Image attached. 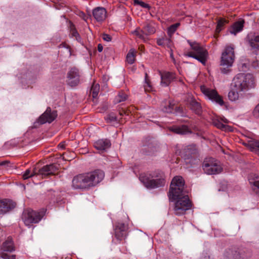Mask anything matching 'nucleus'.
Returning <instances> with one entry per match:
<instances>
[{
    "label": "nucleus",
    "mask_w": 259,
    "mask_h": 259,
    "mask_svg": "<svg viewBox=\"0 0 259 259\" xmlns=\"http://www.w3.org/2000/svg\"><path fill=\"white\" fill-rule=\"evenodd\" d=\"M171 60H172V62H173V63H174V64H176V60H175V58H174L171 59Z\"/></svg>",
    "instance_id": "obj_54"
},
{
    "label": "nucleus",
    "mask_w": 259,
    "mask_h": 259,
    "mask_svg": "<svg viewBox=\"0 0 259 259\" xmlns=\"http://www.w3.org/2000/svg\"><path fill=\"white\" fill-rule=\"evenodd\" d=\"M119 229H115V236L117 239L121 240L126 236V233L124 230H119Z\"/></svg>",
    "instance_id": "obj_28"
},
{
    "label": "nucleus",
    "mask_w": 259,
    "mask_h": 259,
    "mask_svg": "<svg viewBox=\"0 0 259 259\" xmlns=\"http://www.w3.org/2000/svg\"><path fill=\"white\" fill-rule=\"evenodd\" d=\"M234 87L238 91H246L255 87L254 78L250 73H238L233 79Z\"/></svg>",
    "instance_id": "obj_3"
},
{
    "label": "nucleus",
    "mask_w": 259,
    "mask_h": 259,
    "mask_svg": "<svg viewBox=\"0 0 259 259\" xmlns=\"http://www.w3.org/2000/svg\"><path fill=\"white\" fill-rule=\"evenodd\" d=\"M1 257L4 258V259H15V255H11L8 254L7 253L5 252H2L0 253Z\"/></svg>",
    "instance_id": "obj_44"
},
{
    "label": "nucleus",
    "mask_w": 259,
    "mask_h": 259,
    "mask_svg": "<svg viewBox=\"0 0 259 259\" xmlns=\"http://www.w3.org/2000/svg\"><path fill=\"white\" fill-rule=\"evenodd\" d=\"M135 60V50L131 49L126 56V61L128 63L132 64Z\"/></svg>",
    "instance_id": "obj_27"
},
{
    "label": "nucleus",
    "mask_w": 259,
    "mask_h": 259,
    "mask_svg": "<svg viewBox=\"0 0 259 259\" xmlns=\"http://www.w3.org/2000/svg\"><path fill=\"white\" fill-rule=\"evenodd\" d=\"M235 60L234 49L231 46H227L222 52L221 65L225 66L221 68V72L227 74L230 71L229 67H231Z\"/></svg>",
    "instance_id": "obj_5"
},
{
    "label": "nucleus",
    "mask_w": 259,
    "mask_h": 259,
    "mask_svg": "<svg viewBox=\"0 0 259 259\" xmlns=\"http://www.w3.org/2000/svg\"><path fill=\"white\" fill-rule=\"evenodd\" d=\"M102 38L104 40L107 42L110 41L112 39V37L110 35L105 33L103 34Z\"/></svg>",
    "instance_id": "obj_46"
},
{
    "label": "nucleus",
    "mask_w": 259,
    "mask_h": 259,
    "mask_svg": "<svg viewBox=\"0 0 259 259\" xmlns=\"http://www.w3.org/2000/svg\"><path fill=\"white\" fill-rule=\"evenodd\" d=\"M157 44L159 46L171 48L174 47L173 42L171 39V37L164 36L161 38L157 39Z\"/></svg>",
    "instance_id": "obj_19"
},
{
    "label": "nucleus",
    "mask_w": 259,
    "mask_h": 259,
    "mask_svg": "<svg viewBox=\"0 0 259 259\" xmlns=\"http://www.w3.org/2000/svg\"><path fill=\"white\" fill-rule=\"evenodd\" d=\"M196 149L195 145H189L185 147L182 151V154L185 158L189 159L192 155L195 154Z\"/></svg>",
    "instance_id": "obj_20"
},
{
    "label": "nucleus",
    "mask_w": 259,
    "mask_h": 259,
    "mask_svg": "<svg viewBox=\"0 0 259 259\" xmlns=\"http://www.w3.org/2000/svg\"><path fill=\"white\" fill-rule=\"evenodd\" d=\"M174 107V104L169 103L168 106H166L162 108V111L166 113H172Z\"/></svg>",
    "instance_id": "obj_41"
},
{
    "label": "nucleus",
    "mask_w": 259,
    "mask_h": 259,
    "mask_svg": "<svg viewBox=\"0 0 259 259\" xmlns=\"http://www.w3.org/2000/svg\"><path fill=\"white\" fill-rule=\"evenodd\" d=\"M58 169V166L55 164L46 165L41 168H37V175L45 178L50 175H54Z\"/></svg>",
    "instance_id": "obj_13"
},
{
    "label": "nucleus",
    "mask_w": 259,
    "mask_h": 259,
    "mask_svg": "<svg viewBox=\"0 0 259 259\" xmlns=\"http://www.w3.org/2000/svg\"><path fill=\"white\" fill-rule=\"evenodd\" d=\"M57 116V111L52 110L50 107H48L46 111L34 123V126L37 127V124H42L47 122L51 123L56 118Z\"/></svg>",
    "instance_id": "obj_9"
},
{
    "label": "nucleus",
    "mask_w": 259,
    "mask_h": 259,
    "mask_svg": "<svg viewBox=\"0 0 259 259\" xmlns=\"http://www.w3.org/2000/svg\"><path fill=\"white\" fill-rule=\"evenodd\" d=\"M161 84L163 86H168L175 78V74L169 72L161 73Z\"/></svg>",
    "instance_id": "obj_15"
},
{
    "label": "nucleus",
    "mask_w": 259,
    "mask_h": 259,
    "mask_svg": "<svg viewBox=\"0 0 259 259\" xmlns=\"http://www.w3.org/2000/svg\"><path fill=\"white\" fill-rule=\"evenodd\" d=\"M45 212L46 210L44 209L39 211L27 209L23 211L22 219L25 225L29 226L32 224L38 223L42 219Z\"/></svg>",
    "instance_id": "obj_6"
},
{
    "label": "nucleus",
    "mask_w": 259,
    "mask_h": 259,
    "mask_svg": "<svg viewBox=\"0 0 259 259\" xmlns=\"http://www.w3.org/2000/svg\"><path fill=\"white\" fill-rule=\"evenodd\" d=\"M115 229H119V230H124L125 233H126L127 230V225H125L124 223H118Z\"/></svg>",
    "instance_id": "obj_42"
},
{
    "label": "nucleus",
    "mask_w": 259,
    "mask_h": 259,
    "mask_svg": "<svg viewBox=\"0 0 259 259\" xmlns=\"http://www.w3.org/2000/svg\"><path fill=\"white\" fill-rule=\"evenodd\" d=\"M169 130L175 134L182 135L191 134L192 133L191 130L186 125L173 126L169 127Z\"/></svg>",
    "instance_id": "obj_18"
},
{
    "label": "nucleus",
    "mask_w": 259,
    "mask_h": 259,
    "mask_svg": "<svg viewBox=\"0 0 259 259\" xmlns=\"http://www.w3.org/2000/svg\"><path fill=\"white\" fill-rule=\"evenodd\" d=\"M202 168L208 175H215L220 173L223 168L220 163L212 157L206 158L202 164Z\"/></svg>",
    "instance_id": "obj_7"
},
{
    "label": "nucleus",
    "mask_w": 259,
    "mask_h": 259,
    "mask_svg": "<svg viewBox=\"0 0 259 259\" xmlns=\"http://www.w3.org/2000/svg\"><path fill=\"white\" fill-rule=\"evenodd\" d=\"M80 72L77 68H71L67 73V84L71 87H76L80 83Z\"/></svg>",
    "instance_id": "obj_11"
},
{
    "label": "nucleus",
    "mask_w": 259,
    "mask_h": 259,
    "mask_svg": "<svg viewBox=\"0 0 259 259\" xmlns=\"http://www.w3.org/2000/svg\"><path fill=\"white\" fill-rule=\"evenodd\" d=\"M134 5H140L142 7H143L144 8H146L148 9H150V8H151L150 6L148 4H147L145 3L144 2L139 1V0H134Z\"/></svg>",
    "instance_id": "obj_40"
},
{
    "label": "nucleus",
    "mask_w": 259,
    "mask_h": 259,
    "mask_svg": "<svg viewBox=\"0 0 259 259\" xmlns=\"http://www.w3.org/2000/svg\"><path fill=\"white\" fill-rule=\"evenodd\" d=\"M9 164H10V161L6 160V161H4L0 162V166H3L5 168H7L9 166H10Z\"/></svg>",
    "instance_id": "obj_47"
},
{
    "label": "nucleus",
    "mask_w": 259,
    "mask_h": 259,
    "mask_svg": "<svg viewBox=\"0 0 259 259\" xmlns=\"http://www.w3.org/2000/svg\"><path fill=\"white\" fill-rule=\"evenodd\" d=\"M133 33L137 36L139 38L143 39L144 41H146L147 36H146L143 30H141L140 28H137L133 32Z\"/></svg>",
    "instance_id": "obj_29"
},
{
    "label": "nucleus",
    "mask_w": 259,
    "mask_h": 259,
    "mask_svg": "<svg viewBox=\"0 0 259 259\" xmlns=\"http://www.w3.org/2000/svg\"><path fill=\"white\" fill-rule=\"evenodd\" d=\"M222 120L223 121V122H224L225 123H228V120L227 119H226V118H223Z\"/></svg>",
    "instance_id": "obj_51"
},
{
    "label": "nucleus",
    "mask_w": 259,
    "mask_h": 259,
    "mask_svg": "<svg viewBox=\"0 0 259 259\" xmlns=\"http://www.w3.org/2000/svg\"><path fill=\"white\" fill-rule=\"evenodd\" d=\"M144 31L146 36H147L148 35L154 33L155 30L154 27L151 26L150 25H146L144 28Z\"/></svg>",
    "instance_id": "obj_38"
},
{
    "label": "nucleus",
    "mask_w": 259,
    "mask_h": 259,
    "mask_svg": "<svg viewBox=\"0 0 259 259\" xmlns=\"http://www.w3.org/2000/svg\"><path fill=\"white\" fill-rule=\"evenodd\" d=\"M37 175V168L34 167L33 171L31 173L30 170L28 169H27L24 174L23 175V178L24 179H27L29 178L32 177L34 176Z\"/></svg>",
    "instance_id": "obj_32"
},
{
    "label": "nucleus",
    "mask_w": 259,
    "mask_h": 259,
    "mask_svg": "<svg viewBox=\"0 0 259 259\" xmlns=\"http://www.w3.org/2000/svg\"><path fill=\"white\" fill-rule=\"evenodd\" d=\"M189 107L195 113L200 114L201 112V106L199 103L192 98L189 102Z\"/></svg>",
    "instance_id": "obj_22"
},
{
    "label": "nucleus",
    "mask_w": 259,
    "mask_h": 259,
    "mask_svg": "<svg viewBox=\"0 0 259 259\" xmlns=\"http://www.w3.org/2000/svg\"><path fill=\"white\" fill-rule=\"evenodd\" d=\"M244 20H240L235 22L232 26L230 32L232 34H236L238 32L241 31L243 27Z\"/></svg>",
    "instance_id": "obj_23"
},
{
    "label": "nucleus",
    "mask_w": 259,
    "mask_h": 259,
    "mask_svg": "<svg viewBox=\"0 0 259 259\" xmlns=\"http://www.w3.org/2000/svg\"><path fill=\"white\" fill-rule=\"evenodd\" d=\"M223 259H248L251 256V253L240 252L235 248H227L223 253Z\"/></svg>",
    "instance_id": "obj_10"
},
{
    "label": "nucleus",
    "mask_w": 259,
    "mask_h": 259,
    "mask_svg": "<svg viewBox=\"0 0 259 259\" xmlns=\"http://www.w3.org/2000/svg\"><path fill=\"white\" fill-rule=\"evenodd\" d=\"M249 181L251 186L252 191L259 196V179H249Z\"/></svg>",
    "instance_id": "obj_26"
},
{
    "label": "nucleus",
    "mask_w": 259,
    "mask_h": 259,
    "mask_svg": "<svg viewBox=\"0 0 259 259\" xmlns=\"http://www.w3.org/2000/svg\"><path fill=\"white\" fill-rule=\"evenodd\" d=\"M59 146L61 148H64V144L62 143H60L59 145Z\"/></svg>",
    "instance_id": "obj_49"
},
{
    "label": "nucleus",
    "mask_w": 259,
    "mask_h": 259,
    "mask_svg": "<svg viewBox=\"0 0 259 259\" xmlns=\"http://www.w3.org/2000/svg\"><path fill=\"white\" fill-rule=\"evenodd\" d=\"M213 124L218 128L221 129L222 130L225 131L227 130V128L228 127V126L224 124L219 120H214L213 121Z\"/></svg>",
    "instance_id": "obj_37"
},
{
    "label": "nucleus",
    "mask_w": 259,
    "mask_h": 259,
    "mask_svg": "<svg viewBox=\"0 0 259 259\" xmlns=\"http://www.w3.org/2000/svg\"><path fill=\"white\" fill-rule=\"evenodd\" d=\"M188 42L191 47V50L188 52L186 55L196 59L205 65L208 56L207 50L199 43L195 41L191 42L190 40H188Z\"/></svg>",
    "instance_id": "obj_4"
},
{
    "label": "nucleus",
    "mask_w": 259,
    "mask_h": 259,
    "mask_svg": "<svg viewBox=\"0 0 259 259\" xmlns=\"http://www.w3.org/2000/svg\"><path fill=\"white\" fill-rule=\"evenodd\" d=\"M246 146H247L251 151L256 152L259 149V140H252L248 141L245 144Z\"/></svg>",
    "instance_id": "obj_25"
},
{
    "label": "nucleus",
    "mask_w": 259,
    "mask_h": 259,
    "mask_svg": "<svg viewBox=\"0 0 259 259\" xmlns=\"http://www.w3.org/2000/svg\"><path fill=\"white\" fill-rule=\"evenodd\" d=\"M2 249L4 251L11 252L14 250L12 239H8L3 243Z\"/></svg>",
    "instance_id": "obj_24"
},
{
    "label": "nucleus",
    "mask_w": 259,
    "mask_h": 259,
    "mask_svg": "<svg viewBox=\"0 0 259 259\" xmlns=\"http://www.w3.org/2000/svg\"><path fill=\"white\" fill-rule=\"evenodd\" d=\"M185 181L181 176L175 177L171 182L168 196L169 200H176L174 211L177 215L184 214L191 208V202L185 189Z\"/></svg>",
    "instance_id": "obj_1"
},
{
    "label": "nucleus",
    "mask_w": 259,
    "mask_h": 259,
    "mask_svg": "<svg viewBox=\"0 0 259 259\" xmlns=\"http://www.w3.org/2000/svg\"><path fill=\"white\" fill-rule=\"evenodd\" d=\"M227 23V21L224 19H220L218 22V24L217 26V30L218 31H220L222 29V27L225 24V23Z\"/></svg>",
    "instance_id": "obj_43"
},
{
    "label": "nucleus",
    "mask_w": 259,
    "mask_h": 259,
    "mask_svg": "<svg viewBox=\"0 0 259 259\" xmlns=\"http://www.w3.org/2000/svg\"><path fill=\"white\" fill-rule=\"evenodd\" d=\"M237 91L238 90H237L236 91L231 90L229 92L228 98L230 100L232 101H235L239 99V96Z\"/></svg>",
    "instance_id": "obj_30"
},
{
    "label": "nucleus",
    "mask_w": 259,
    "mask_h": 259,
    "mask_svg": "<svg viewBox=\"0 0 259 259\" xmlns=\"http://www.w3.org/2000/svg\"><path fill=\"white\" fill-rule=\"evenodd\" d=\"M140 180L144 186L149 189H155L162 187L165 184V180L160 177L159 178L151 179L148 176L141 175Z\"/></svg>",
    "instance_id": "obj_8"
},
{
    "label": "nucleus",
    "mask_w": 259,
    "mask_h": 259,
    "mask_svg": "<svg viewBox=\"0 0 259 259\" xmlns=\"http://www.w3.org/2000/svg\"><path fill=\"white\" fill-rule=\"evenodd\" d=\"M127 98V95L123 92H119L118 94L115 97V102L120 103L124 101Z\"/></svg>",
    "instance_id": "obj_34"
},
{
    "label": "nucleus",
    "mask_w": 259,
    "mask_h": 259,
    "mask_svg": "<svg viewBox=\"0 0 259 259\" xmlns=\"http://www.w3.org/2000/svg\"><path fill=\"white\" fill-rule=\"evenodd\" d=\"M248 41L252 48L259 50V34L248 36Z\"/></svg>",
    "instance_id": "obj_21"
},
{
    "label": "nucleus",
    "mask_w": 259,
    "mask_h": 259,
    "mask_svg": "<svg viewBox=\"0 0 259 259\" xmlns=\"http://www.w3.org/2000/svg\"><path fill=\"white\" fill-rule=\"evenodd\" d=\"M105 119L108 123H112L117 120L116 116L113 113L109 114Z\"/></svg>",
    "instance_id": "obj_39"
},
{
    "label": "nucleus",
    "mask_w": 259,
    "mask_h": 259,
    "mask_svg": "<svg viewBox=\"0 0 259 259\" xmlns=\"http://www.w3.org/2000/svg\"><path fill=\"white\" fill-rule=\"evenodd\" d=\"M0 233H2L3 232H2V231H1V232H0Z\"/></svg>",
    "instance_id": "obj_55"
},
{
    "label": "nucleus",
    "mask_w": 259,
    "mask_h": 259,
    "mask_svg": "<svg viewBox=\"0 0 259 259\" xmlns=\"http://www.w3.org/2000/svg\"><path fill=\"white\" fill-rule=\"evenodd\" d=\"M180 23H177L171 25L170 27H168L167 29V34L168 36L171 37L172 34L175 32L178 27L179 26Z\"/></svg>",
    "instance_id": "obj_35"
},
{
    "label": "nucleus",
    "mask_w": 259,
    "mask_h": 259,
    "mask_svg": "<svg viewBox=\"0 0 259 259\" xmlns=\"http://www.w3.org/2000/svg\"><path fill=\"white\" fill-rule=\"evenodd\" d=\"M253 115L256 118L259 117V103L255 107L253 111Z\"/></svg>",
    "instance_id": "obj_45"
},
{
    "label": "nucleus",
    "mask_w": 259,
    "mask_h": 259,
    "mask_svg": "<svg viewBox=\"0 0 259 259\" xmlns=\"http://www.w3.org/2000/svg\"><path fill=\"white\" fill-rule=\"evenodd\" d=\"M169 52L170 53H173V50H172V48H169Z\"/></svg>",
    "instance_id": "obj_53"
},
{
    "label": "nucleus",
    "mask_w": 259,
    "mask_h": 259,
    "mask_svg": "<svg viewBox=\"0 0 259 259\" xmlns=\"http://www.w3.org/2000/svg\"><path fill=\"white\" fill-rule=\"evenodd\" d=\"M104 178V172L101 170H96L74 177L72 187L74 189H88L99 183Z\"/></svg>",
    "instance_id": "obj_2"
},
{
    "label": "nucleus",
    "mask_w": 259,
    "mask_h": 259,
    "mask_svg": "<svg viewBox=\"0 0 259 259\" xmlns=\"http://www.w3.org/2000/svg\"><path fill=\"white\" fill-rule=\"evenodd\" d=\"M100 89L99 84L98 83H94L91 89V93L92 94V96L94 98H96L99 93Z\"/></svg>",
    "instance_id": "obj_31"
},
{
    "label": "nucleus",
    "mask_w": 259,
    "mask_h": 259,
    "mask_svg": "<svg viewBox=\"0 0 259 259\" xmlns=\"http://www.w3.org/2000/svg\"><path fill=\"white\" fill-rule=\"evenodd\" d=\"M200 89L203 94L209 99L221 106L224 105L223 100L215 90L206 88L205 86H201Z\"/></svg>",
    "instance_id": "obj_12"
},
{
    "label": "nucleus",
    "mask_w": 259,
    "mask_h": 259,
    "mask_svg": "<svg viewBox=\"0 0 259 259\" xmlns=\"http://www.w3.org/2000/svg\"><path fill=\"white\" fill-rule=\"evenodd\" d=\"M96 149L103 152L111 146V142L108 139H100L94 143Z\"/></svg>",
    "instance_id": "obj_16"
},
{
    "label": "nucleus",
    "mask_w": 259,
    "mask_h": 259,
    "mask_svg": "<svg viewBox=\"0 0 259 259\" xmlns=\"http://www.w3.org/2000/svg\"><path fill=\"white\" fill-rule=\"evenodd\" d=\"M16 204L11 200H0V215H3L13 209Z\"/></svg>",
    "instance_id": "obj_14"
},
{
    "label": "nucleus",
    "mask_w": 259,
    "mask_h": 259,
    "mask_svg": "<svg viewBox=\"0 0 259 259\" xmlns=\"http://www.w3.org/2000/svg\"><path fill=\"white\" fill-rule=\"evenodd\" d=\"M145 84L144 85V89L145 91L149 92L152 90V87L150 84V81L148 79V74L147 73H145Z\"/></svg>",
    "instance_id": "obj_36"
},
{
    "label": "nucleus",
    "mask_w": 259,
    "mask_h": 259,
    "mask_svg": "<svg viewBox=\"0 0 259 259\" xmlns=\"http://www.w3.org/2000/svg\"><path fill=\"white\" fill-rule=\"evenodd\" d=\"M170 57L171 59H172L174 58V54L173 53H170Z\"/></svg>",
    "instance_id": "obj_52"
},
{
    "label": "nucleus",
    "mask_w": 259,
    "mask_h": 259,
    "mask_svg": "<svg viewBox=\"0 0 259 259\" xmlns=\"http://www.w3.org/2000/svg\"><path fill=\"white\" fill-rule=\"evenodd\" d=\"M201 259H209V256L207 255H204V256L202 257Z\"/></svg>",
    "instance_id": "obj_50"
},
{
    "label": "nucleus",
    "mask_w": 259,
    "mask_h": 259,
    "mask_svg": "<svg viewBox=\"0 0 259 259\" xmlns=\"http://www.w3.org/2000/svg\"><path fill=\"white\" fill-rule=\"evenodd\" d=\"M70 34L72 37H75L77 41H79L80 40L79 34L77 32L73 24H71L70 25Z\"/></svg>",
    "instance_id": "obj_33"
},
{
    "label": "nucleus",
    "mask_w": 259,
    "mask_h": 259,
    "mask_svg": "<svg viewBox=\"0 0 259 259\" xmlns=\"http://www.w3.org/2000/svg\"><path fill=\"white\" fill-rule=\"evenodd\" d=\"M106 10L102 7H98L95 9L93 11V15L95 19L97 21H102L104 20L106 17Z\"/></svg>",
    "instance_id": "obj_17"
},
{
    "label": "nucleus",
    "mask_w": 259,
    "mask_h": 259,
    "mask_svg": "<svg viewBox=\"0 0 259 259\" xmlns=\"http://www.w3.org/2000/svg\"><path fill=\"white\" fill-rule=\"evenodd\" d=\"M103 47L101 44L98 45V51L99 52H101L103 51Z\"/></svg>",
    "instance_id": "obj_48"
}]
</instances>
